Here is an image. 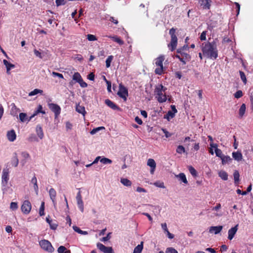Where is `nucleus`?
<instances>
[{
	"label": "nucleus",
	"mask_w": 253,
	"mask_h": 253,
	"mask_svg": "<svg viewBox=\"0 0 253 253\" xmlns=\"http://www.w3.org/2000/svg\"><path fill=\"white\" fill-rule=\"evenodd\" d=\"M58 253H71V251L67 250L64 246H60L57 250Z\"/></svg>",
	"instance_id": "obj_32"
},
{
	"label": "nucleus",
	"mask_w": 253,
	"mask_h": 253,
	"mask_svg": "<svg viewBox=\"0 0 253 253\" xmlns=\"http://www.w3.org/2000/svg\"><path fill=\"white\" fill-rule=\"evenodd\" d=\"M221 208V204L220 203H217L215 207H214L212 208V210L216 211H218L220 210Z\"/></svg>",
	"instance_id": "obj_57"
},
{
	"label": "nucleus",
	"mask_w": 253,
	"mask_h": 253,
	"mask_svg": "<svg viewBox=\"0 0 253 253\" xmlns=\"http://www.w3.org/2000/svg\"><path fill=\"white\" fill-rule=\"evenodd\" d=\"M41 113L42 114H45L44 111L42 110V107L41 105H39L37 108V109L35 111L34 113L35 115H38L39 113Z\"/></svg>",
	"instance_id": "obj_38"
},
{
	"label": "nucleus",
	"mask_w": 253,
	"mask_h": 253,
	"mask_svg": "<svg viewBox=\"0 0 253 253\" xmlns=\"http://www.w3.org/2000/svg\"><path fill=\"white\" fill-rule=\"evenodd\" d=\"M161 227L164 232L167 233L168 231H169L166 223H162Z\"/></svg>",
	"instance_id": "obj_62"
},
{
	"label": "nucleus",
	"mask_w": 253,
	"mask_h": 253,
	"mask_svg": "<svg viewBox=\"0 0 253 253\" xmlns=\"http://www.w3.org/2000/svg\"><path fill=\"white\" fill-rule=\"evenodd\" d=\"M39 245L43 250L52 253L54 251V248L49 241L46 240H42L39 242Z\"/></svg>",
	"instance_id": "obj_5"
},
{
	"label": "nucleus",
	"mask_w": 253,
	"mask_h": 253,
	"mask_svg": "<svg viewBox=\"0 0 253 253\" xmlns=\"http://www.w3.org/2000/svg\"><path fill=\"white\" fill-rule=\"evenodd\" d=\"M238 225L237 224L228 230V239L229 240H231L234 238L235 234L236 233L238 230Z\"/></svg>",
	"instance_id": "obj_13"
},
{
	"label": "nucleus",
	"mask_w": 253,
	"mask_h": 253,
	"mask_svg": "<svg viewBox=\"0 0 253 253\" xmlns=\"http://www.w3.org/2000/svg\"><path fill=\"white\" fill-rule=\"evenodd\" d=\"M117 94L120 97L122 98L125 101H126L128 96L127 89L122 84H120L119 90Z\"/></svg>",
	"instance_id": "obj_6"
},
{
	"label": "nucleus",
	"mask_w": 253,
	"mask_h": 253,
	"mask_svg": "<svg viewBox=\"0 0 253 253\" xmlns=\"http://www.w3.org/2000/svg\"><path fill=\"white\" fill-rule=\"evenodd\" d=\"M2 184V191L3 194H11L12 193V189L7 185V184Z\"/></svg>",
	"instance_id": "obj_19"
},
{
	"label": "nucleus",
	"mask_w": 253,
	"mask_h": 253,
	"mask_svg": "<svg viewBox=\"0 0 253 253\" xmlns=\"http://www.w3.org/2000/svg\"><path fill=\"white\" fill-rule=\"evenodd\" d=\"M232 157L234 160L239 162L243 159V156L240 152H234L232 153Z\"/></svg>",
	"instance_id": "obj_21"
},
{
	"label": "nucleus",
	"mask_w": 253,
	"mask_h": 253,
	"mask_svg": "<svg viewBox=\"0 0 253 253\" xmlns=\"http://www.w3.org/2000/svg\"><path fill=\"white\" fill-rule=\"evenodd\" d=\"M175 29L172 28L170 29L169 31V34L170 35L171 40L170 42L168 44V46L169 49L171 51L174 50L176 49L177 44V38L175 34Z\"/></svg>",
	"instance_id": "obj_3"
},
{
	"label": "nucleus",
	"mask_w": 253,
	"mask_h": 253,
	"mask_svg": "<svg viewBox=\"0 0 253 253\" xmlns=\"http://www.w3.org/2000/svg\"><path fill=\"white\" fill-rule=\"evenodd\" d=\"M166 253H178L177 251L172 247L168 248L166 249Z\"/></svg>",
	"instance_id": "obj_49"
},
{
	"label": "nucleus",
	"mask_w": 253,
	"mask_h": 253,
	"mask_svg": "<svg viewBox=\"0 0 253 253\" xmlns=\"http://www.w3.org/2000/svg\"><path fill=\"white\" fill-rule=\"evenodd\" d=\"M219 176L224 180H227L228 179V174L224 170H220L218 172Z\"/></svg>",
	"instance_id": "obj_28"
},
{
	"label": "nucleus",
	"mask_w": 253,
	"mask_h": 253,
	"mask_svg": "<svg viewBox=\"0 0 253 253\" xmlns=\"http://www.w3.org/2000/svg\"><path fill=\"white\" fill-rule=\"evenodd\" d=\"M171 111H169L166 115H164V118L167 119L168 121H169L172 119L175 113H177V110L174 105H171Z\"/></svg>",
	"instance_id": "obj_9"
},
{
	"label": "nucleus",
	"mask_w": 253,
	"mask_h": 253,
	"mask_svg": "<svg viewBox=\"0 0 253 253\" xmlns=\"http://www.w3.org/2000/svg\"><path fill=\"white\" fill-rule=\"evenodd\" d=\"M188 170L189 171V172H190V173L193 175V176H196L197 175V171L196 170H195V169L192 166H189L188 167Z\"/></svg>",
	"instance_id": "obj_45"
},
{
	"label": "nucleus",
	"mask_w": 253,
	"mask_h": 253,
	"mask_svg": "<svg viewBox=\"0 0 253 253\" xmlns=\"http://www.w3.org/2000/svg\"><path fill=\"white\" fill-rule=\"evenodd\" d=\"M96 246L97 248L103 253H113L112 247H106L100 243H98Z\"/></svg>",
	"instance_id": "obj_8"
},
{
	"label": "nucleus",
	"mask_w": 253,
	"mask_h": 253,
	"mask_svg": "<svg viewBox=\"0 0 253 253\" xmlns=\"http://www.w3.org/2000/svg\"><path fill=\"white\" fill-rule=\"evenodd\" d=\"M49 194L51 200L54 205L56 203V192L53 188H50L49 191Z\"/></svg>",
	"instance_id": "obj_20"
},
{
	"label": "nucleus",
	"mask_w": 253,
	"mask_h": 253,
	"mask_svg": "<svg viewBox=\"0 0 253 253\" xmlns=\"http://www.w3.org/2000/svg\"><path fill=\"white\" fill-rule=\"evenodd\" d=\"M165 60L164 55H160L155 59V64L157 66L155 70V73L157 75H162L164 73V67L163 66V61Z\"/></svg>",
	"instance_id": "obj_4"
},
{
	"label": "nucleus",
	"mask_w": 253,
	"mask_h": 253,
	"mask_svg": "<svg viewBox=\"0 0 253 253\" xmlns=\"http://www.w3.org/2000/svg\"><path fill=\"white\" fill-rule=\"evenodd\" d=\"M36 132L38 136L41 139L43 138L44 134L42 127L40 125L37 126L36 127Z\"/></svg>",
	"instance_id": "obj_23"
},
{
	"label": "nucleus",
	"mask_w": 253,
	"mask_h": 253,
	"mask_svg": "<svg viewBox=\"0 0 253 253\" xmlns=\"http://www.w3.org/2000/svg\"><path fill=\"white\" fill-rule=\"evenodd\" d=\"M175 57L178 58L181 62L183 63V64H186V59H185L183 57H181L180 55L176 54L175 55Z\"/></svg>",
	"instance_id": "obj_51"
},
{
	"label": "nucleus",
	"mask_w": 253,
	"mask_h": 253,
	"mask_svg": "<svg viewBox=\"0 0 253 253\" xmlns=\"http://www.w3.org/2000/svg\"><path fill=\"white\" fill-rule=\"evenodd\" d=\"M28 140L31 142L38 141V139L34 134H31L28 138Z\"/></svg>",
	"instance_id": "obj_52"
},
{
	"label": "nucleus",
	"mask_w": 253,
	"mask_h": 253,
	"mask_svg": "<svg viewBox=\"0 0 253 253\" xmlns=\"http://www.w3.org/2000/svg\"><path fill=\"white\" fill-rule=\"evenodd\" d=\"M10 208L12 210H16L18 208L17 203L16 202H11L10 204Z\"/></svg>",
	"instance_id": "obj_55"
},
{
	"label": "nucleus",
	"mask_w": 253,
	"mask_h": 253,
	"mask_svg": "<svg viewBox=\"0 0 253 253\" xmlns=\"http://www.w3.org/2000/svg\"><path fill=\"white\" fill-rule=\"evenodd\" d=\"M105 129V127L104 126H100V127H96V128H93L91 131H90V133L91 134L93 135V134H95L97 132H98V131H99L100 130H101V129Z\"/></svg>",
	"instance_id": "obj_46"
},
{
	"label": "nucleus",
	"mask_w": 253,
	"mask_h": 253,
	"mask_svg": "<svg viewBox=\"0 0 253 253\" xmlns=\"http://www.w3.org/2000/svg\"><path fill=\"white\" fill-rule=\"evenodd\" d=\"M113 59V56L112 55H110L108 57L106 60V66L107 68H109L110 66L111 63Z\"/></svg>",
	"instance_id": "obj_39"
},
{
	"label": "nucleus",
	"mask_w": 253,
	"mask_h": 253,
	"mask_svg": "<svg viewBox=\"0 0 253 253\" xmlns=\"http://www.w3.org/2000/svg\"><path fill=\"white\" fill-rule=\"evenodd\" d=\"M239 173L237 171H235L234 173V179L235 180V182H238L239 181Z\"/></svg>",
	"instance_id": "obj_50"
},
{
	"label": "nucleus",
	"mask_w": 253,
	"mask_h": 253,
	"mask_svg": "<svg viewBox=\"0 0 253 253\" xmlns=\"http://www.w3.org/2000/svg\"><path fill=\"white\" fill-rule=\"evenodd\" d=\"M52 75L53 77H58L59 78H61V79H63V78H64L62 74L58 73H57V72H52Z\"/></svg>",
	"instance_id": "obj_58"
},
{
	"label": "nucleus",
	"mask_w": 253,
	"mask_h": 253,
	"mask_svg": "<svg viewBox=\"0 0 253 253\" xmlns=\"http://www.w3.org/2000/svg\"><path fill=\"white\" fill-rule=\"evenodd\" d=\"M76 110L77 112L82 114L83 116H84L86 113L84 107L80 105L79 104L76 105Z\"/></svg>",
	"instance_id": "obj_22"
},
{
	"label": "nucleus",
	"mask_w": 253,
	"mask_h": 253,
	"mask_svg": "<svg viewBox=\"0 0 253 253\" xmlns=\"http://www.w3.org/2000/svg\"><path fill=\"white\" fill-rule=\"evenodd\" d=\"M19 119L21 122H28V117L27 114L24 113H20Z\"/></svg>",
	"instance_id": "obj_35"
},
{
	"label": "nucleus",
	"mask_w": 253,
	"mask_h": 253,
	"mask_svg": "<svg viewBox=\"0 0 253 253\" xmlns=\"http://www.w3.org/2000/svg\"><path fill=\"white\" fill-rule=\"evenodd\" d=\"M22 211L26 214H28L32 209V205L30 202L28 200H25L23 202L21 207Z\"/></svg>",
	"instance_id": "obj_7"
},
{
	"label": "nucleus",
	"mask_w": 253,
	"mask_h": 253,
	"mask_svg": "<svg viewBox=\"0 0 253 253\" xmlns=\"http://www.w3.org/2000/svg\"><path fill=\"white\" fill-rule=\"evenodd\" d=\"M143 249V242L138 245L134 249L133 253H141Z\"/></svg>",
	"instance_id": "obj_33"
},
{
	"label": "nucleus",
	"mask_w": 253,
	"mask_h": 253,
	"mask_svg": "<svg viewBox=\"0 0 253 253\" xmlns=\"http://www.w3.org/2000/svg\"><path fill=\"white\" fill-rule=\"evenodd\" d=\"M87 39L89 41H95L97 40L95 36L90 34L87 35Z\"/></svg>",
	"instance_id": "obj_54"
},
{
	"label": "nucleus",
	"mask_w": 253,
	"mask_h": 253,
	"mask_svg": "<svg viewBox=\"0 0 253 253\" xmlns=\"http://www.w3.org/2000/svg\"><path fill=\"white\" fill-rule=\"evenodd\" d=\"M42 93H43L42 90L36 88V89H35L34 90H33V91H31L30 92H29V96H34V95H37L38 94H42Z\"/></svg>",
	"instance_id": "obj_26"
},
{
	"label": "nucleus",
	"mask_w": 253,
	"mask_h": 253,
	"mask_svg": "<svg viewBox=\"0 0 253 253\" xmlns=\"http://www.w3.org/2000/svg\"><path fill=\"white\" fill-rule=\"evenodd\" d=\"M121 182L122 184L127 187H130L132 184L131 181L125 178H122L121 179Z\"/></svg>",
	"instance_id": "obj_25"
},
{
	"label": "nucleus",
	"mask_w": 253,
	"mask_h": 253,
	"mask_svg": "<svg viewBox=\"0 0 253 253\" xmlns=\"http://www.w3.org/2000/svg\"><path fill=\"white\" fill-rule=\"evenodd\" d=\"M176 152L178 154H182L185 152L184 147L182 145H179L176 149Z\"/></svg>",
	"instance_id": "obj_42"
},
{
	"label": "nucleus",
	"mask_w": 253,
	"mask_h": 253,
	"mask_svg": "<svg viewBox=\"0 0 253 253\" xmlns=\"http://www.w3.org/2000/svg\"><path fill=\"white\" fill-rule=\"evenodd\" d=\"M1 183L7 184L9 180V170L8 169H3L1 175Z\"/></svg>",
	"instance_id": "obj_12"
},
{
	"label": "nucleus",
	"mask_w": 253,
	"mask_h": 253,
	"mask_svg": "<svg viewBox=\"0 0 253 253\" xmlns=\"http://www.w3.org/2000/svg\"><path fill=\"white\" fill-rule=\"evenodd\" d=\"M34 54H35V55L39 58H40L41 59H42V53L39 51L38 50H37V49H34Z\"/></svg>",
	"instance_id": "obj_63"
},
{
	"label": "nucleus",
	"mask_w": 253,
	"mask_h": 253,
	"mask_svg": "<svg viewBox=\"0 0 253 253\" xmlns=\"http://www.w3.org/2000/svg\"><path fill=\"white\" fill-rule=\"evenodd\" d=\"M211 0H199V3L202 8L209 9L211 6Z\"/></svg>",
	"instance_id": "obj_11"
},
{
	"label": "nucleus",
	"mask_w": 253,
	"mask_h": 253,
	"mask_svg": "<svg viewBox=\"0 0 253 253\" xmlns=\"http://www.w3.org/2000/svg\"><path fill=\"white\" fill-rule=\"evenodd\" d=\"M239 73L240 75V77H241V80H242V81L243 82L244 84H246L247 81L245 73L243 71H239Z\"/></svg>",
	"instance_id": "obj_43"
},
{
	"label": "nucleus",
	"mask_w": 253,
	"mask_h": 253,
	"mask_svg": "<svg viewBox=\"0 0 253 253\" xmlns=\"http://www.w3.org/2000/svg\"><path fill=\"white\" fill-rule=\"evenodd\" d=\"M202 50L204 55L208 58L215 59L218 56L217 45L214 41L211 42H208L205 44H203Z\"/></svg>",
	"instance_id": "obj_1"
},
{
	"label": "nucleus",
	"mask_w": 253,
	"mask_h": 253,
	"mask_svg": "<svg viewBox=\"0 0 253 253\" xmlns=\"http://www.w3.org/2000/svg\"><path fill=\"white\" fill-rule=\"evenodd\" d=\"M50 227L51 229L55 230L57 227V224L56 222H53L52 221L51 223H49Z\"/></svg>",
	"instance_id": "obj_61"
},
{
	"label": "nucleus",
	"mask_w": 253,
	"mask_h": 253,
	"mask_svg": "<svg viewBox=\"0 0 253 253\" xmlns=\"http://www.w3.org/2000/svg\"><path fill=\"white\" fill-rule=\"evenodd\" d=\"M155 186L158 187L165 188V186L164 185V183L160 181H156L153 184Z\"/></svg>",
	"instance_id": "obj_48"
},
{
	"label": "nucleus",
	"mask_w": 253,
	"mask_h": 253,
	"mask_svg": "<svg viewBox=\"0 0 253 253\" xmlns=\"http://www.w3.org/2000/svg\"><path fill=\"white\" fill-rule=\"evenodd\" d=\"M246 105L245 104H243L239 109V115L240 118H242V117L244 116L245 112H246Z\"/></svg>",
	"instance_id": "obj_31"
},
{
	"label": "nucleus",
	"mask_w": 253,
	"mask_h": 253,
	"mask_svg": "<svg viewBox=\"0 0 253 253\" xmlns=\"http://www.w3.org/2000/svg\"><path fill=\"white\" fill-rule=\"evenodd\" d=\"M112 40L114 42H117L118 43H119L120 45H122L124 44V41L117 36H115V37H112Z\"/></svg>",
	"instance_id": "obj_41"
},
{
	"label": "nucleus",
	"mask_w": 253,
	"mask_h": 253,
	"mask_svg": "<svg viewBox=\"0 0 253 253\" xmlns=\"http://www.w3.org/2000/svg\"><path fill=\"white\" fill-rule=\"evenodd\" d=\"M177 54L180 55L181 57H183L187 61H189L191 59L190 55L188 54L185 51L182 50V49H177L176 51Z\"/></svg>",
	"instance_id": "obj_16"
},
{
	"label": "nucleus",
	"mask_w": 253,
	"mask_h": 253,
	"mask_svg": "<svg viewBox=\"0 0 253 253\" xmlns=\"http://www.w3.org/2000/svg\"><path fill=\"white\" fill-rule=\"evenodd\" d=\"M73 79L78 83L82 79V78L78 72H76L74 74L73 76Z\"/></svg>",
	"instance_id": "obj_37"
},
{
	"label": "nucleus",
	"mask_w": 253,
	"mask_h": 253,
	"mask_svg": "<svg viewBox=\"0 0 253 253\" xmlns=\"http://www.w3.org/2000/svg\"><path fill=\"white\" fill-rule=\"evenodd\" d=\"M78 83H79L80 86L82 87H86L87 86V84L84 82L83 79L80 81Z\"/></svg>",
	"instance_id": "obj_64"
},
{
	"label": "nucleus",
	"mask_w": 253,
	"mask_h": 253,
	"mask_svg": "<svg viewBox=\"0 0 253 253\" xmlns=\"http://www.w3.org/2000/svg\"><path fill=\"white\" fill-rule=\"evenodd\" d=\"M105 103L108 107L114 110H120V108L117 105L108 99L105 100Z\"/></svg>",
	"instance_id": "obj_18"
},
{
	"label": "nucleus",
	"mask_w": 253,
	"mask_h": 253,
	"mask_svg": "<svg viewBox=\"0 0 253 253\" xmlns=\"http://www.w3.org/2000/svg\"><path fill=\"white\" fill-rule=\"evenodd\" d=\"M167 88L162 84H158L155 89V98L160 103H163L167 101V97L166 94Z\"/></svg>",
	"instance_id": "obj_2"
},
{
	"label": "nucleus",
	"mask_w": 253,
	"mask_h": 253,
	"mask_svg": "<svg viewBox=\"0 0 253 253\" xmlns=\"http://www.w3.org/2000/svg\"><path fill=\"white\" fill-rule=\"evenodd\" d=\"M44 202H42L41 204V206L40 208V211H39V214L41 216L43 215L44 214Z\"/></svg>",
	"instance_id": "obj_44"
},
{
	"label": "nucleus",
	"mask_w": 253,
	"mask_h": 253,
	"mask_svg": "<svg viewBox=\"0 0 253 253\" xmlns=\"http://www.w3.org/2000/svg\"><path fill=\"white\" fill-rule=\"evenodd\" d=\"M175 177L178 178L179 180L182 181L185 184L188 183L186 176L183 173H180L178 175H175Z\"/></svg>",
	"instance_id": "obj_24"
},
{
	"label": "nucleus",
	"mask_w": 253,
	"mask_h": 253,
	"mask_svg": "<svg viewBox=\"0 0 253 253\" xmlns=\"http://www.w3.org/2000/svg\"><path fill=\"white\" fill-rule=\"evenodd\" d=\"M147 165L151 168L150 173L153 174L156 167L155 161L153 159H149L147 161Z\"/></svg>",
	"instance_id": "obj_14"
},
{
	"label": "nucleus",
	"mask_w": 253,
	"mask_h": 253,
	"mask_svg": "<svg viewBox=\"0 0 253 253\" xmlns=\"http://www.w3.org/2000/svg\"><path fill=\"white\" fill-rule=\"evenodd\" d=\"M73 228L75 232L78 233L79 234H80L82 235H87L88 234L87 231H83L76 226H74L73 227Z\"/></svg>",
	"instance_id": "obj_34"
},
{
	"label": "nucleus",
	"mask_w": 253,
	"mask_h": 253,
	"mask_svg": "<svg viewBox=\"0 0 253 253\" xmlns=\"http://www.w3.org/2000/svg\"><path fill=\"white\" fill-rule=\"evenodd\" d=\"M100 162L104 165L111 164L112 163V161L111 159L105 157H101Z\"/></svg>",
	"instance_id": "obj_36"
},
{
	"label": "nucleus",
	"mask_w": 253,
	"mask_h": 253,
	"mask_svg": "<svg viewBox=\"0 0 253 253\" xmlns=\"http://www.w3.org/2000/svg\"><path fill=\"white\" fill-rule=\"evenodd\" d=\"M215 153L216 156L220 158H222L224 156L222 151L219 149H216L215 150Z\"/></svg>",
	"instance_id": "obj_47"
},
{
	"label": "nucleus",
	"mask_w": 253,
	"mask_h": 253,
	"mask_svg": "<svg viewBox=\"0 0 253 253\" xmlns=\"http://www.w3.org/2000/svg\"><path fill=\"white\" fill-rule=\"evenodd\" d=\"M72 124L69 122H67L66 123V128L67 131H68L69 130H71L72 129Z\"/></svg>",
	"instance_id": "obj_60"
},
{
	"label": "nucleus",
	"mask_w": 253,
	"mask_h": 253,
	"mask_svg": "<svg viewBox=\"0 0 253 253\" xmlns=\"http://www.w3.org/2000/svg\"><path fill=\"white\" fill-rule=\"evenodd\" d=\"M19 163V160L16 153H14L11 161V164L13 166L16 167Z\"/></svg>",
	"instance_id": "obj_27"
},
{
	"label": "nucleus",
	"mask_w": 253,
	"mask_h": 253,
	"mask_svg": "<svg viewBox=\"0 0 253 253\" xmlns=\"http://www.w3.org/2000/svg\"><path fill=\"white\" fill-rule=\"evenodd\" d=\"M49 107L54 112L55 118H57L61 112L60 106L56 104L50 103L49 104Z\"/></svg>",
	"instance_id": "obj_10"
},
{
	"label": "nucleus",
	"mask_w": 253,
	"mask_h": 253,
	"mask_svg": "<svg viewBox=\"0 0 253 253\" xmlns=\"http://www.w3.org/2000/svg\"><path fill=\"white\" fill-rule=\"evenodd\" d=\"M222 161V165H225L226 163H229L232 161V159L228 156H224L220 158Z\"/></svg>",
	"instance_id": "obj_29"
},
{
	"label": "nucleus",
	"mask_w": 253,
	"mask_h": 253,
	"mask_svg": "<svg viewBox=\"0 0 253 253\" xmlns=\"http://www.w3.org/2000/svg\"><path fill=\"white\" fill-rule=\"evenodd\" d=\"M18 109L16 108V107L15 106V105L14 104H13V106L11 108V114L13 115V116H15L17 114V110H18Z\"/></svg>",
	"instance_id": "obj_56"
},
{
	"label": "nucleus",
	"mask_w": 253,
	"mask_h": 253,
	"mask_svg": "<svg viewBox=\"0 0 253 253\" xmlns=\"http://www.w3.org/2000/svg\"><path fill=\"white\" fill-rule=\"evenodd\" d=\"M223 215V212L220 211V210L218 211H216L215 213H213V215L211 216V217H221Z\"/></svg>",
	"instance_id": "obj_59"
},
{
	"label": "nucleus",
	"mask_w": 253,
	"mask_h": 253,
	"mask_svg": "<svg viewBox=\"0 0 253 253\" xmlns=\"http://www.w3.org/2000/svg\"><path fill=\"white\" fill-rule=\"evenodd\" d=\"M222 228V226H211L209 228V232L211 233L217 234L220 232Z\"/></svg>",
	"instance_id": "obj_17"
},
{
	"label": "nucleus",
	"mask_w": 253,
	"mask_h": 253,
	"mask_svg": "<svg viewBox=\"0 0 253 253\" xmlns=\"http://www.w3.org/2000/svg\"><path fill=\"white\" fill-rule=\"evenodd\" d=\"M77 202L79 209L82 212H83L84 210V207L83 200L77 201Z\"/></svg>",
	"instance_id": "obj_40"
},
{
	"label": "nucleus",
	"mask_w": 253,
	"mask_h": 253,
	"mask_svg": "<svg viewBox=\"0 0 253 253\" xmlns=\"http://www.w3.org/2000/svg\"><path fill=\"white\" fill-rule=\"evenodd\" d=\"M3 62L6 67V70L10 71L12 68H13L15 67L14 64L9 63L6 60H3Z\"/></svg>",
	"instance_id": "obj_30"
},
{
	"label": "nucleus",
	"mask_w": 253,
	"mask_h": 253,
	"mask_svg": "<svg viewBox=\"0 0 253 253\" xmlns=\"http://www.w3.org/2000/svg\"><path fill=\"white\" fill-rule=\"evenodd\" d=\"M6 136L8 140L10 142H13L16 138V134L13 129L7 131Z\"/></svg>",
	"instance_id": "obj_15"
},
{
	"label": "nucleus",
	"mask_w": 253,
	"mask_h": 253,
	"mask_svg": "<svg viewBox=\"0 0 253 253\" xmlns=\"http://www.w3.org/2000/svg\"><path fill=\"white\" fill-rule=\"evenodd\" d=\"M243 92L241 90H239L236 92L234 94V97L236 98H239L243 96Z\"/></svg>",
	"instance_id": "obj_53"
}]
</instances>
